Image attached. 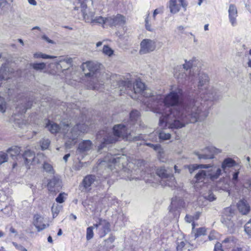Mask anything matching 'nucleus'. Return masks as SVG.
<instances>
[{
    "mask_svg": "<svg viewBox=\"0 0 251 251\" xmlns=\"http://www.w3.org/2000/svg\"><path fill=\"white\" fill-rule=\"evenodd\" d=\"M171 135L169 133H166L164 131H161L159 133V139L162 141L167 140L170 139Z\"/></svg>",
    "mask_w": 251,
    "mask_h": 251,
    "instance_id": "34",
    "label": "nucleus"
},
{
    "mask_svg": "<svg viewBox=\"0 0 251 251\" xmlns=\"http://www.w3.org/2000/svg\"><path fill=\"white\" fill-rule=\"evenodd\" d=\"M145 22V26L146 29L150 31H153V28H152L151 25L149 22L148 16L146 18Z\"/></svg>",
    "mask_w": 251,
    "mask_h": 251,
    "instance_id": "47",
    "label": "nucleus"
},
{
    "mask_svg": "<svg viewBox=\"0 0 251 251\" xmlns=\"http://www.w3.org/2000/svg\"><path fill=\"white\" fill-rule=\"evenodd\" d=\"M103 53L109 56H111L113 54V50L108 46L104 45L102 50Z\"/></svg>",
    "mask_w": 251,
    "mask_h": 251,
    "instance_id": "37",
    "label": "nucleus"
},
{
    "mask_svg": "<svg viewBox=\"0 0 251 251\" xmlns=\"http://www.w3.org/2000/svg\"><path fill=\"white\" fill-rule=\"evenodd\" d=\"M187 167L188 168L191 174L195 170L199 168L206 169L207 173V178H210L213 180L217 178L222 174V169L220 168L217 167L216 166H211L209 164H194L188 166Z\"/></svg>",
    "mask_w": 251,
    "mask_h": 251,
    "instance_id": "9",
    "label": "nucleus"
},
{
    "mask_svg": "<svg viewBox=\"0 0 251 251\" xmlns=\"http://www.w3.org/2000/svg\"><path fill=\"white\" fill-rule=\"evenodd\" d=\"M62 206L58 204L54 203L51 207V212L53 218L56 217L62 210Z\"/></svg>",
    "mask_w": 251,
    "mask_h": 251,
    "instance_id": "32",
    "label": "nucleus"
},
{
    "mask_svg": "<svg viewBox=\"0 0 251 251\" xmlns=\"http://www.w3.org/2000/svg\"><path fill=\"white\" fill-rule=\"evenodd\" d=\"M140 114L137 110H133L130 114V122L126 125L119 124L113 128V133H107L103 138V142L100 148H103L105 144H112L116 142L119 138L122 137L127 141H137L140 140V136H133V128L131 126L136 124L140 126Z\"/></svg>",
    "mask_w": 251,
    "mask_h": 251,
    "instance_id": "4",
    "label": "nucleus"
},
{
    "mask_svg": "<svg viewBox=\"0 0 251 251\" xmlns=\"http://www.w3.org/2000/svg\"><path fill=\"white\" fill-rule=\"evenodd\" d=\"M206 178H207L206 170H201L195 176L196 182H202Z\"/></svg>",
    "mask_w": 251,
    "mask_h": 251,
    "instance_id": "30",
    "label": "nucleus"
},
{
    "mask_svg": "<svg viewBox=\"0 0 251 251\" xmlns=\"http://www.w3.org/2000/svg\"><path fill=\"white\" fill-rule=\"evenodd\" d=\"M28 3L32 5H37V2L35 0H28Z\"/></svg>",
    "mask_w": 251,
    "mask_h": 251,
    "instance_id": "59",
    "label": "nucleus"
},
{
    "mask_svg": "<svg viewBox=\"0 0 251 251\" xmlns=\"http://www.w3.org/2000/svg\"><path fill=\"white\" fill-rule=\"evenodd\" d=\"M218 233L215 231H211L208 236L209 240H214L217 239Z\"/></svg>",
    "mask_w": 251,
    "mask_h": 251,
    "instance_id": "45",
    "label": "nucleus"
},
{
    "mask_svg": "<svg viewBox=\"0 0 251 251\" xmlns=\"http://www.w3.org/2000/svg\"><path fill=\"white\" fill-rule=\"evenodd\" d=\"M8 157L7 153L3 152H0V165L7 162Z\"/></svg>",
    "mask_w": 251,
    "mask_h": 251,
    "instance_id": "43",
    "label": "nucleus"
},
{
    "mask_svg": "<svg viewBox=\"0 0 251 251\" xmlns=\"http://www.w3.org/2000/svg\"><path fill=\"white\" fill-rule=\"evenodd\" d=\"M235 165V161L232 158H226L222 164V171L226 173L229 168L234 166Z\"/></svg>",
    "mask_w": 251,
    "mask_h": 251,
    "instance_id": "25",
    "label": "nucleus"
},
{
    "mask_svg": "<svg viewBox=\"0 0 251 251\" xmlns=\"http://www.w3.org/2000/svg\"><path fill=\"white\" fill-rule=\"evenodd\" d=\"M92 147V142L89 140H84L79 143L77 151L80 152H84L90 150Z\"/></svg>",
    "mask_w": 251,
    "mask_h": 251,
    "instance_id": "27",
    "label": "nucleus"
},
{
    "mask_svg": "<svg viewBox=\"0 0 251 251\" xmlns=\"http://www.w3.org/2000/svg\"><path fill=\"white\" fill-rule=\"evenodd\" d=\"M22 156L25 164L27 166L40 163L43 161L44 157L42 154L38 153L35 156V153L29 150L25 151Z\"/></svg>",
    "mask_w": 251,
    "mask_h": 251,
    "instance_id": "13",
    "label": "nucleus"
},
{
    "mask_svg": "<svg viewBox=\"0 0 251 251\" xmlns=\"http://www.w3.org/2000/svg\"><path fill=\"white\" fill-rule=\"evenodd\" d=\"M10 232L12 233H17L16 230L13 227L10 228Z\"/></svg>",
    "mask_w": 251,
    "mask_h": 251,
    "instance_id": "64",
    "label": "nucleus"
},
{
    "mask_svg": "<svg viewBox=\"0 0 251 251\" xmlns=\"http://www.w3.org/2000/svg\"><path fill=\"white\" fill-rule=\"evenodd\" d=\"M32 66L35 70H42L45 68L46 64L44 63H33Z\"/></svg>",
    "mask_w": 251,
    "mask_h": 251,
    "instance_id": "39",
    "label": "nucleus"
},
{
    "mask_svg": "<svg viewBox=\"0 0 251 251\" xmlns=\"http://www.w3.org/2000/svg\"><path fill=\"white\" fill-rule=\"evenodd\" d=\"M207 199L209 201H213L216 199V198L213 194L210 193L207 196Z\"/></svg>",
    "mask_w": 251,
    "mask_h": 251,
    "instance_id": "56",
    "label": "nucleus"
},
{
    "mask_svg": "<svg viewBox=\"0 0 251 251\" xmlns=\"http://www.w3.org/2000/svg\"><path fill=\"white\" fill-rule=\"evenodd\" d=\"M236 220V216L234 210L231 207L225 208L223 211L221 221L228 228V231L230 233L233 232L235 230Z\"/></svg>",
    "mask_w": 251,
    "mask_h": 251,
    "instance_id": "10",
    "label": "nucleus"
},
{
    "mask_svg": "<svg viewBox=\"0 0 251 251\" xmlns=\"http://www.w3.org/2000/svg\"><path fill=\"white\" fill-rule=\"evenodd\" d=\"M118 85L119 86L118 89L120 91H123V88L124 87L126 91L131 90L132 91L133 89L135 94H141L142 92L146 88L144 83L141 82V81L140 80H136L133 86L132 85V83L129 81H124L119 80L116 82V84L115 85H114L113 86L114 87Z\"/></svg>",
    "mask_w": 251,
    "mask_h": 251,
    "instance_id": "11",
    "label": "nucleus"
},
{
    "mask_svg": "<svg viewBox=\"0 0 251 251\" xmlns=\"http://www.w3.org/2000/svg\"><path fill=\"white\" fill-rule=\"evenodd\" d=\"M237 206L238 210L243 215L247 214L251 209L249 203L245 199L240 200L237 203Z\"/></svg>",
    "mask_w": 251,
    "mask_h": 251,
    "instance_id": "21",
    "label": "nucleus"
},
{
    "mask_svg": "<svg viewBox=\"0 0 251 251\" xmlns=\"http://www.w3.org/2000/svg\"><path fill=\"white\" fill-rule=\"evenodd\" d=\"M201 212H199V211L197 212L194 214V215L193 216V217H194V220H197L199 218V217H200V216L201 215Z\"/></svg>",
    "mask_w": 251,
    "mask_h": 251,
    "instance_id": "57",
    "label": "nucleus"
},
{
    "mask_svg": "<svg viewBox=\"0 0 251 251\" xmlns=\"http://www.w3.org/2000/svg\"><path fill=\"white\" fill-rule=\"evenodd\" d=\"M96 229V232L100 238L104 237L110 231V224L106 220L100 219L94 225Z\"/></svg>",
    "mask_w": 251,
    "mask_h": 251,
    "instance_id": "15",
    "label": "nucleus"
},
{
    "mask_svg": "<svg viewBox=\"0 0 251 251\" xmlns=\"http://www.w3.org/2000/svg\"><path fill=\"white\" fill-rule=\"evenodd\" d=\"M95 227L93 226L88 227L86 230V239L90 240L92 239L94 236L93 229Z\"/></svg>",
    "mask_w": 251,
    "mask_h": 251,
    "instance_id": "35",
    "label": "nucleus"
},
{
    "mask_svg": "<svg viewBox=\"0 0 251 251\" xmlns=\"http://www.w3.org/2000/svg\"><path fill=\"white\" fill-rule=\"evenodd\" d=\"M6 108V102L4 99L0 96V111L4 113Z\"/></svg>",
    "mask_w": 251,
    "mask_h": 251,
    "instance_id": "40",
    "label": "nucleus"
},
{
    "mask_svg": "<svg viewBox=\"0 0 251 251\" xmlns=\"http://www.w3.org/2000/svg\"><path fill=\"white\" fill-rule=\"evenodd\" d=\"M110 162L111 164L109 165V168L113 172L119 173L120 176L126 180H131L134 178L131 177L133 163L127 162L125 155L112 156Z\"/></svg>",
    "mask_w": 251,
    "mask_h": 251,
    "instance_id": "6",
    "label": "nucleus"
},
{
    "mask_svg": "<svg viewBox=\"0 0 251 251\" xmlns=\"http://www.w3.org/2000/svg\"><path fill=\"white\" fill-rule=\"evenodd\" d=\"M217 149L213 147H208L202 150V153H196L199 159H212L214 157V153L217 152Z\"/></svg>",
    "mask_w": 251,
    "mask_h": 251,
    "instance_id": "18",
    "label": "nucleus"
},
{
    "mask_svg": "<svg viewBox=\"0 0 251 251\" xmlns=\"http://www.w3.org/2000/svg\"><path fill=\"white\" fill-rule=\"evenodd\" d=\"M64 194L60 193L58 196V197L55 199V201L57 202L61 203L64 202Z\"/></svg>",
    "mask_w": 251,
    "mask_h": 251,
    "instance_id": "48",
    "label": "nucleus"
},
{
    "mask_svg": "<svg viewBox=\"0 0 251 251\" xmlns=\"http://www.w3.org/2000/svg\"><path fill=\"white\" fill-rule=\"evenodd\" d=\"M8 198V197L5 195V192L2 190L0 192V201H4Z\"/></svg>",
    "mask_w": 251,
    "mask_h": 251,
    "instance_id": "50",
    "label": "nucleus"
},
{
    "mask_svg": "<svg viewBox=\"0 0 251 251\" xmlns=\"http://www.w3.org/2000/svg\"><path fill=\"white\" fill-rule=\"evenodd\" d=\"M185 202L180 197H175L172 199L171 207L172 209L177 210L184 207Z\"/></svg>",
    "mask_w": 251,
    "mask_h": 251,
    "instance_id": "23",
    "label": "nucleus"
},
{
    "mask_svg": "<svg viewBox=\"0 0 251 251\" xmlns=\"http://www.w3.org/2000/svg\"><path fill=\"white\" fill-rule=\"evenodd\" d=\"M43 168L46 172L51 173L52 171V167L48 163H44Z\"/></svg>",
    "mask_w": 251,
    "mask_h": 251,
    "instance_id": "46",
    "label": "nucleus"
},
{
    "mask_svg": "<svg viewBox=\"0 0 251 251\" xmlns=\"http://www.w3.org/2000/svg\"><path fill=\"white\" fill-rule=\"evenodd\" d=\"M244 228L246 233L251 237V220L246 223Z\"/></svg>",
    "mask_w": 251,
    "mask_h": 251,
    "instance_id": "41",
    "label": "nucleus"
},
{
    "mask_svg": "<svg viewBox=\"0 0 251 251\" xmlns=\"http://www.w3.org/2000/svg\"><path fill=\"white\" fill-rule=\"evenodd\" d=\"M12 70L9 68L7 65H3L0 69V80H6L10 78Z\"/></svg>",
    "mask_w": 251,
    "mask_h": 251,
    "instance_id": "22",
    "label": "nucleus"
},
{
    "mask_svg": "<svg viewBox=\"0 0 251 251\" xmlns=\"http://www.w3.org/2000/svg\"><path fill=\"white\" fill-rule=\"evenodd\" d=\"M193 61H185L183 64V69L180 72H175V76L178 79L187 81L192 84H197L199 95L201 99L204 100H213L218 98L217 92L213 88L209 86V77L207 75L197 71L194 73L195 68L193 67Z\"/></svg>",
    "mask_w": 251,
    "mask_h": 251,
    "instance_id": "2",
    "label": "nucleus"
},
{
    "mask_svg": "<svg viewBox=\"0 0 251 251\" xmlns=\"http://www.w3.org/2000/svg\"><path fill=\"white\" fill-rule=\"evenodd\" d=\"M239 174V171H237L233 174V177H232V179L233 180H237Z\"/></svg>",
    "mask_w": 251,
    "mask_h": 251,
    "instance_id": "58",
    "label": "nucleus"
},
{
    "mask_svg": "<svg viewBox=\"0 0 251 251\" xmlns=\"http://www.w3.org/2000/svg\"><path fill=\"white\" fill-rule=\"evenodd\" d=\"M103 22L100 25L104 27V25H107L110 26H116L121 25L124 24L125 22V17L120 15L117 14L116 16L113 15L107 17H103Z\"/></svg>",
    "mask_w": 251,
    "mask_h": 251,
    "instance_id": "14",
    "label": "nucleus"
},
{
    "mask_svg": "<svg viewBox=\"0 0 251 251\" xmlns=\"http://www.w3.org/2000/svg\"><path fill=\"white\" fill-rule=\"evenodd\" d=\"M59 179L56 177H53L50 180L48 184V188L50 192L58 191L60 187Z\"/></svg>",
    "mask_w": 251,
    "mask_h": 251,
    "instance_id": "24",
    "label": "nucleus"
},
{
    "mask_svg": "<svg viewBox=\"0 0 251 251\" xmlns=\"http://www.w3.org/2000/svg\"><path fill=\"white\" fill-rule=\"evenodd\" d=\"M12 244L18 250L21 251H27V250L23 246L18 245L15 242H13Z\"/></svg>",
    "mask_w": 251,
    "mask_h": 251,
    "instance_id": "51",
    "label": "nucleus"
},
{
    "mask_svg": "<svg viewBox=\"0 0 251 251\" xmlns=\"http://www.w3.org/2000/svg\"><path fill=\"white\" fill-rule=\"evenodd\" d=\"M7 152L12 158L20 155L21 152L20 148L17 146L12 147L8 149Z\"/></svg>",
    "mask_w": 251,
    "mask_h": 251,
    "instance_id": "29",
    "label": "nucleus"
},
{
    "mask_svg": "<svg viewBox=\"0 0 251 251\" xmlns=\"http://www.w3.org/2000/svg\"><path fill=\"white\" fill-rule=\"evenodd\" d=\"M246 184L248 185V188L251 191V178L248 180Z\"/></svg>",
    "mask_w": 251,
    "mask_h": 251,
    "instance_id": "60",
    "label": "nucleus"
},
{
    "mask_svg": "<svg viewBox=\"0 0 251 251\" xmlns=\"http://www.w3.org/2000/svg\"><path fill=\"white\" fill-rule=\"evenodd\" d=\"M190 244L185 239H178L177 241V251H189Z\"/></svg>",
    "mask_w": 251,
    "mask_h": 251,
    "instance_id": "26",
    "label": "nucleus"
},
{
    "mask_svg": "<svg viewBox=\"0 0 251 251\" xmlns=\"http://www.w3.org/2000/svg\"><path fill=\"white\" fill-rule=\"evenodd\" d=\"M215 251H223L222 249V245L220 243H218L215 244Z\"/></svg>",
    "mask_w": 251,
    "mask_h": 251,
    "instance_id": "54",
    "label": "nucleus"
},
{
    "mask_svg": "<svg viewBox=\"0 0 251 251\" xmlns=\"http://www.w3.org/2000/svg\"><path fill=\"white\" fill-rule=\"evenodd\" d=\"M30 108V105H29L28 104L26 105H24L22 106V107H17L16 108L17 110H18L19 113L20 114H23L24 113H25L26 110L28 108Z\"/></svg>",
    "mask_w": 251,
    "mask_h": 251,
    "instance_id": "42",
    "label": "nucleus"
},
{
    "mask_svg": "<svg viewBox=\"0 0 251 251\" xmlns=\"http://www.w3.org/2000/svg\"><path fill=\"white\" fill-rule=\"evenodd\" d=\"M42 39L45 40L46 42H47L49 43L50 44H54V42L52 40L50 39L48 37H47L46 35H44L42 36Z\"/></svg>",
    "mask_w": 251,
    "mask_h": 251,
    "instance_id": "55",
    "label": "nucleus"
},
{
    "mask_svg": "<svg viewBox=\"0 0 251 251\" xmlns=\"http://www.w3.org/2000/svg\"><path fill=\"white\" fill-rule=\"evenodd\" d=\"M33 224L39 231L44 229L49 226L44 223V218L39 214L34 216Z\"/></svg>",
    "mask_w": 251,
    "mask_h": 251,
    "instance_id": "20",
    "label": "nucleus"
},
{
    "mask_svg": "<svg viewBox=\"0 0 251 251\" xmlns=\"http://www.w3.org/2000/svg\"><path fill=\"white\" fill-rule=\"evenodd\" d=\"M185 219L187 222L189 223L194 221V219L193 216L188 215H186Z\"/></svg>",
    "mask_w": 251,
    "mask_h": 251,
    "instance_id": "53",
    "label": "nucleus"
},
{
    "mask_svg": "<svg viewBox=\"0 0 251 251\" xmlns=\"http://www.w3.org/2000/svg\"><path fill=\"white\" fill-rule=\"evenodd\" d=\"M157 175L161 178L160 183L162 185L173 187L175 186V177L164 167H161L156 171Z\"/></svg>",
    "mask_w": 251,
    "mask_h": 251,
    "instance_id": "12",
    "label": "nucleus"
},
{
    "mask_svg": "<svg viewBox=\"0 0 251 251\" xmlns=\"http://www.w3.org/2000/svg\"><path fill=\"white\" fill-rule=\"evenodd\" d=\"M5 216H9L12 213V207L10 206H6L4 208L0 209Z\"/></svg>",
    "mask_w": 251,
    "mask_h": 251,
    "instance_id": "36",
    "label": "nucleus"
},
{
    "mask_svg": "<svg viewBox=\"0 0 251 251\" xmlns=\"http://www.w3.org/2000/svg\"><path fill=\"white\" fill-rule=\"evenodd\" d=\"M163 12V9L161 8L156 9L154 10L153 13V18L155 19V16L156 15L161 13Z\"/></svg>",
    "mask_w": 251,
    "mask_h": 251,
    "instance_id": "52",
    "label": "nucleus"
},
{
    "mask_svg": "<svg viewBox=\"0 0 251 251\" xmlns=\"http://www.w3.org/2000/svg\"><path fill=\"white\" fill-rule=\"evenodd\" d=\"M33 56L34 58H42L44 59H53L55 58V56H54L47 55L46 54H43L42 52L35 53L33 54Z\"/></svg>",
    "mask_w": 251,
    "mask_h": 251,
    "instance_id": "33",
    "label": "nucleus"
},
{
    "mask_svg": "<svg viewBox=\"0 0 251 251\" xmlns=\"http://www.w3.org/2000/svg\"><path fill=\"white\" fill-rule=\"evenodd\" d=\"M187 5L188 3L186 0H170L169 8L171 13L176 14L179 11L181 6L185 11Z\"/></svg>",
    "mask_w": 251,
    "mask_h": 251,
    "instance_id": "17",
    "label": "nucleus"
},
{
    "mask_svg": "<svg viewBox=\"0 0 251 251\" xmlns=\"http://www.w3.org/2000/svg\"><path fill=\"white\" fill-rule=\"evenodd\" d=\"M46 127L51 133H63L65 140V146L67 149H71L77 143L81 134L87 132L89 129L88 126L84 124L77 123L73 126L72 123L66 124L62 122L59 126L50 121H48Z\"/></svg>",
    "mask_w": 251,
    "mask_h": 251,
    "instance_id": "3",
    "label": "nucleus"
},
{
    "mask_svg": "<svg viewBox=\"0 0 251 251\" xmlns=\"http://www.w3.org/2000/svg\"><path fill=\"white\" fill-rule=\"evenodd\" d=\"M50 144V141L48 139H44L41 141V147L43 150L47 149Z\"/></svg>",
    "mask_w": 251,
    "mask_h": 251,
    "instance_id": "38",
    "label": "nucleus"
},
{
    "mask_svg": "<svg viewBox=\"0 0 251 251\" xmlns=\"http://www.w3.org/2000/svg\"><path fill=\"white\" fill-rule=\"evenodd\" d=\"M100 66L96 63L88 61L82 64V69L86 76L90 77V89L99 90L109 78V75L100 71Z\"/></svg>",
    "mask_w": 251,
    "mask_h": 251,
    "instance_id": "5",
    "label": "nucleus"
},
{
    "mask_svg": "<svg viewBox=\"0 0 251 251\" xmlns=\"http://www.w3.org/2000/svg\"><path fill=\"white\" fill-rule=\"evenodd\" d=\"M7 2V0H0V7Z\"/></svg>",
    "mask_w": 251,
    "mask_h": 251,
    "instance_id": "63",
    "label": "nucleus"
},
{
    "mask_svg": "<svg viewBox=\"0 0 251 251\" xmlns=\"http://www.w3.org/2000/svg\"><path fill=\"white\" fill-rule=\"evenodd\" d=\"M174 169H175V173H180V170L178 169L177 168V167L176 165H175V166H174Z\"/></svg>",
    "mask_w": 251,
    "mask_h": 251,
    "instance_id": "62",
    "label": "nucleus"
},
{
    "mask_svg": "<svg viewBox=\"0 0 251 251\" xmlns=\"http://www.w3.org/2000/svg\"><path fill=\"white\" fill-rule=\"evenodd\" d=\"M183 92L178 87L174 86L165 96L155 97L157 108L161 109L159 126L163 128L178 129L189 123L203 120L208 115L207 107L198 100L183 102Z\"/></svg>",
    "mask_w": 251,
    "mask_h": 251,
    "instance_id": "1",
    "label": "nucleus"
},
{
    "mask_svg": "<svg viewBox=\"0 0 251 251\" xmlns=\"http://www.w3.org/2000/svg\"><path fill=\"white\" fill-rule=\"evenodd\" d=\"M115 237L114 235H113L112 234H110L109 236V237L104 240V241L107 243V244H112V243H113V242L115 241Z\"/></svg>",
    "mask_w": 251,
    "mask_h": 251,
    "instance_id": "49",
    "label": "nucleus"
},
{
    "mask_svg": "<svg viewBox=\"0 0 251 251\" xmlns=\"http://www.w3.org/2000/svg\"><path fill=\"white\" fill-rule=\"evenodd\" d=\"M95 180L96 176L94 175H88L85 176L82 181V184L85 189L86 190H89L90 186Z\"/></svg>",
    "mask_w": 251,
    "mask_h": 251,
    "instance_id": "28",
    "label": "nucleus"
},
{
    "mask_svg": "<svg viewBox=\"0 0 251 251\" xmlns=\"http://www.w3.org/2000/svg\"><path fill=\"white\" fill-rule=\"evenodd\" d=\"M70 156V154L68 153L64 155L63 157V159L65 161V162H66L68 160V158Z\"/></svg>",
    "mask_w": 251,
    "mask_h": 251,
    "instance_id": "61",
    "label": "nucleus"
},
{
    "mask_svg": "<svg viewBox=\"0 0 251 251\" xmlns=\"http://www.w3.org/2000/svg\"><path fill=\"white\" fill-rule=\"evenodd\" d=\"M74 11H80L82 13L83 19L85 22L100 25L103 22L102 16H95L94 11H90L88 9L85 1H79L78 5H75L74 7Z\"/></svg>",
    "mask_w": 251,
    "mask_h": 251,
    "instance_id": "7",
    "label": "nucleus"
},
{
    "mask_svg": "<svg viewBox=\"0 0 251 251\" xmlns=\"http://www.w3.org/2000/svg\"><path fill=\"white\" fill-rule=\"evenodd\" d=\"M141 95L145 97L143 102L146 106V111H151L154 113H160L161 109L157 108L158 104L155 100V97L158 95H153L151 89L145 88Z\"/></svg>",
    "mask_w": 251,
    "mask_h": 251,
    "instance_id": "8",
    "label": "nucleus"
},
{
    "mask_svg": "<svg viewBox=\"0 0 251 251\" xmlns=\"http://www.w3.org/2000/svg\"><path fill=\"white\" fill-rule=\"evenodd\" d=\"M206 229L204 227L199 228L197 230V232L195 234L196 236L204 235L205 233Z\"/></svg>",
    "mask_w": 251,
    "mask_h": 251,
    "instance_id": "44",
    "label": "nucleus"
},
{
    "mask_svg": "<svg viewBox=\"0 0 251 251\" xmlns=\"http://www.w3.org/2000/svg\"><path fill=\"white\" fill-rule=\"evenodd\" d=\"M146 145L152 148L155 151L157 152L160 156L164 153V151L159 144H153L150 143H146Z\"/></svg>",
    "mask_w": 251,
    "mask_h": 251,
    "instance_id": "31",
    "label": "nucleus"
},
{
    "mask_svg": "<svg viewBox=\"0 0 251 251\" xmlns=\"http://www.w3.org/2000/svg\"><path fill=\"white\" fill-rule=\"evenodd\" d=\"M156 48V41L150 39H144L140 43L139 53L141 55L153 51Z\"/></svg>",
    "mask_w": 251,
    "mask_h": 251,
    "instance_id": "16",
    "label": "nucleus"
},
{
    "mask_svg": "<svg viewBox=\"0 0 251 251\" xmlns=\"http://www.w3.org/2000/svg\"><path fill=\"white\" fill-rule=\"evenodd\" d=\"M228 17L230 23L233 26L237 25V10L233 4H230L228 8Z\"/></svg>",
    "mask_w": 251,
    "mask_h": 251,
    "instance_id": "19",
    "label": "nucleus"
}]
</instances>
